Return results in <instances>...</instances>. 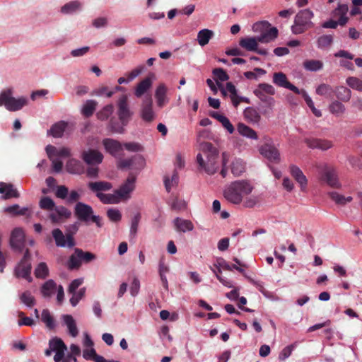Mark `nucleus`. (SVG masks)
<instances>
[{"instance_id":"nucleus-59","label":"nucleus","mask_w":362,"mask_h":362,"mask_svg":"<svg viewBox=\"0 0 362 362\" xmlns=\"http://www.w3.org/2000/svg\"><path fill=\"white\" fill-rule=\"evenodd\" d=\"M226 90L230 93V99L232 100L233 105L235 107H238V102L237 101V99L238 98V95L237 94V90L235 86L231 82H228L226 83Z\"/></svg>"},{"instance_id":"nucleus-7","label":"nucleus","mask_w":362,"mask_h":362,"mask_svg":"<svg viewBox=\"0 0 362 362\" xmlns=\"http://www.w3.org/2000/svg\"><path fill=\"white\" fill-rule=\"evenodd\" d=\"M347 11L348 7L346 5H339L333 13L334 17L339 16L338 21L329 20L322 24V27L325 28H335L338 24L344 25L347 22V17L346 16Z\"/></svg>"},{"instance_id":"nucleus-22","label":"nucleus","mask_w":362,"mask_h":362,"mask_svg":"<svg viewBox=\"0 0 362 362\" xmlns=\"http://www.w3.org/2000/svg\"><path fill=\"white\" fill-rule=\"evenodd\" d=\"M306 144L311 148H318L322 151L328 150L333 146L331 141L320 139H308Z\"/></svg>"},{"instance_id":"nucleus-50","label":"nucleus","mask_w":362,"mask_h":362,"mask_svg":"<svg viewBox=\"0 0 362 362\" xmlns=\"http://www.w3.org/2000/svg\"><path fill=\"white\" fill-rule=\"evenodd\" d=\"M20 299L21 303L27 305L28 307H33L35 304V297L31 294V293L28 291H26L23 292L21 296Z\"/></svg>"},{"instance_id":"nucleus-28","label":"nucleus","mask_w":362,"mask_h":362,"mask_svg":"<svg viewBox=\"0 0 362 362\" xmlns=\"http://www.w3.org/2000/svg\"><path fill=\"white\" fill-rule=\"evenodd\" d=\"M237 131L241 136L247 137L248 139L255 140H257L258 139L257 132L243 123H238L237 126Z\"/></svg>"},{"instance_id":"nucleus-16","label":"nucleus","mask_w":362,"mask_h":362,"mask_svg":"<svg viewBox=\"0 0 362 362\" xmlns=\"http://www.w3.org/2000/svg\"><path fill=\"white\" fill-rule=\"evenodd\" d=\"M88 189L96 194V197L101 201L102 192L108 191L112 189V185L107 181L90 182L88 184Z\"/></svg>"},{"instance_id":"nucleus-29","label":"nucleus","mask_w":362,"mask_h":362,"mask_svg":"<svg viewBox=\"0 0 362 362\" xmlns=\"http://www.w3.org/2000/svg\"><path fill=\"white\" fill-rule=\"evenodd\" d=\"M233 261L235 263L230 265L232 267V269H236L237 271H238L239 272L243 274L253 285L257 286L259 288V290L260 291H262V290L263 288V286L262 285V284L258 281H256L254 279H251L250 277H248L246 276V274L245 273V270L242 268V267H246L245 264H243L237 257H234Z\"/></svg>"},{"instance_id":"nucleus-10","label":"nucleus","mask_w":362,"mask_h":362,"mask_svg":"<svg viewBox=\"0 0 362 362\" xmlns=\"http://www.w3.org/2000/svg\"><path fill=\"white\" fill-rule=\"evenodd\" d=\"M25 241V233L23 229L14 228L11 232L9 240L11 247L16 252H21L24 250Z\"/></svg>"},{"instance_id":"nucleus-15","label":"nucleus","mask_w":362,"mask_h":362,"mask_svg":"<svg viewBox=\"0 0 362 362\" xmlns=\"http://www.w3.org/2000/svg\"><path fill=\"white\" fill-rule=\"evenodd\" d=\"M141 117L146 122H151L155 119V112L153 110V102L151 98L144 100L141 109Z\"/></svg>"},{"instance_id":"nucleus-21","label":"nucleus","mask_w":362,"mask_h":362,"mask_svg":"<svg viewBox=\"0 0 362 362\" xmlns=\"http://www.w3.org/2000/svg\"><path fill=\"white\" fill-rule=\"evenodd\" d=\"M167 93L168 88L164 83H160L157 87L155 92V98L158 107L162 108L169 102V99L167 97Z\"/></svg>"},{"instance_id":"nucleus-63","label":"nucleus","mask_w":362,"mask_h":362,"mask_svg":"<svg viewBox=\"0 0 362 362\" xmlns=\"http://www.w3.org/2000/svg\"><path fill=\"white\" fill-rule=\"evenodd\" d=\"M187 204L184 200L179 199L178 198L173 199L171 203V209L173 210L180 211L186 209Z\"/></svg>"},{"instance_id":"nucleus-47","label":"nucleus","mask_w":362,"mask_h":362,"mask_svg":"<svg viewBox=\"0 0 362 362\" xmlns=\"http://www.w3.org/2000/svg\"><path fill=\"white\" fill-rule=\"evenodd\" d=\"M75 253L79 258H81V262H83L85 263H88L96 258L93 253L90 252H84L83 250L79 248H75Z\"/></svg>"},{"instance_id":"nucleus-60","label":"nucleus","mask_w":362,"mask_h":362,"mask_svg":"<svg viewBox=\"0 0 362 362\" xmlns=\"http://www.w3.org/2000/svg\"><path fill=\"white\" fill-rule=\"evenodd\" d=\"M141 216L140 213H136L132 219L130 227V235L135 237L139 227Z\"/></svg>"},{"instance_id":"nucleus-36","label":"nucleus","mask_w":362,"mask_h":362,"mask_svg":"<svg viewBox=\"0 0 362 362\" xmlns=\"http://www.w3.org/2000/svg\"><path fill=\"white\" fill-rule=\"evenodd\" d=\"M57 289V284L56 283L52 280L49 279L41 287V293L43 297L45 298H49L52 296V294L55 292Z\"/></svg>"},{"instance_id":"nucleus-25","label":"nucleus","mask_w":362,"mask_h":362,"mask_svg":"<svg viewBox=\"0 0 362 362\" xmlns=\"http://www.w3.org/2000/svg\"><path fill=\"white\" fill-rule=\"evenodd\" d=\"M258 37H244L240 40L239 45L247 51L255 52L258 47Z\"/></svg>"},{"instance_id":"nucleus-33","label":"nucleus","mask_w":362,"mask_h":362,"mask_svg":"<svg viewBox=\"0 0 362 362\" xmlns=\"http://www.w3.org/2000/svg\"><path fill=\"white\" fill-rule=\"evenodd\" d=\"M214 36V32L209 29H202L197 33V42L202 47L205 46Z\"/></svg>"},{"instance_id":"nucleus-1","label":"nucleus","mask_w":362,"mask_h":362,"mask_svg":"<svg viewBox=\"0 0 362 362\" xmlns=\"http://www.w3.org/2000/svg\"><path fill=\"white\" fill-rule=\"evenodd\" d=\"M199 151L206 156V160L203 158L202 153L197 156V162L199 167L208 175L215 174L218 168V151L211 143L202 142L199 145Z\"/></svg>"},{"instance_id":"nucleus-46","label":"nucleus","mask_w":362,"mask_h":362,"mask_svg":"<svg viewBox=\"0 0 362 362\" xmlns=\"http://www.w3.org/2000/svg\"><path fill=\"white\" fill-rule=\"evenodd\" d=\"M296 182L298 183L300 190L305 192L307 189L308 180L303 172L297 168H296Z\"/></svg>"},{"instance_id":"nucleus-53","label":"nucleus","mask_w":362,"mask_h":362,"mask_svg":"<svg viewBox=\"0 0 362 362\" xmlns=\"http://www.w3.org/2000/svg\"><path fill=\"white\" fill-rule=\"evenodd\" d=\"M329 111L337 116H340L344 112L345 107L341 103L334 101L329 105Z\"/></svg>"},{"instance_id":"nucleus-34","label":"nucleus","mask_w":362,"mask_h":362,"mask_svg":"<svg viewBox=\"0 0 362 362\" xmlns=\"http://www.w3.org/2000/svg\"><path fill=\"white\" fill-rule=\"evenodd\" d=\"M230 170L235 177L240 176L245 170V163L240 158H235L230 165Z\"/></svg>"},{"instance_id":"nucleus-41","label":"nucleus","mask_w":362,"mask_h":362,"mask_svg":"<svg viewBox=\"0 0 362 362\" xmlns=\"http://www.w3.org/2000/svg\"><path fill=\"white\" fill-rule=\"evenodd\" d=\"M41 320L44 322L49 329H53L55 327V321L47 309H44L41 313Z\"/></svg>"},{"instance_id":"nucleus-58","label":"nucleus","mask_w":362,"mask_h":362,"mask_svg":"<svg viewBox=\"0 0 362 362\" xmlns=\"http://www.w3.org/2000/svg\"><path fill=\"white\" fill-rule=\"evenodd\" d=\"M347 85L351 88L362 92V81L356 77H349L346 78Z\"/></svg>"},{"instance_id":"nucleus-48","label":"nucleus","mask_w":362,"mask_h":362,"mask_svg":"<svg viewBox=\"0 0 362 362\" xmlns=\"http://www.w3.org/2000/svg\"><path fill=\"white\" fill-rule=\"evenodd\" d=\"M336 96L339 100L346 102L350 100L351 92L349 88L341 86L336 90Z\"/></svg>"},{"instance_id":"nucleus-42","label":"nucleus","mask_w":362,"mask_h":362,"mask_svg":"<svg viewBox=\"0 0 362 362\" xmlns=\"http://www.w3.org/2000/svg\"><path fill=\"white\" fill-rule=\"evenodd\" d=\"M98 103L93 100H88L82 108V114L86 117H89L94 113Z\"/></svg>"},{"instance_id":"nucleus-11","label":"nucleus","mask_w":362,"mask_h":362,"mask_svg":"<svg viewBox=\"0 0 362 362\" xmlns=\"http://www.w3.org/2000/svg\"><path fill=\"white\" fill-rule=\"evenodd\" d=\"M313 16V13L308 9L302 10L298 13L296 16V34L300 33L310 27Z\"/></svg>"},{"instance_id":"nucleus-35","label":"nucleus","mask_w":362,"mask_h":362,"mask_svg":"<svg viewBox=\"0 0 362 362\" xmlns=\"http://www.w3.org/2000/svg\"><path fill=\"white\" fill-rule=\"evenodd\" d=\"M169 272L168 267L165 264L164 259L162 258L159 261L158 273L162 281L163 288L168 290V283L165 274Z\"/></svg>"},{"instance_id":"nucleus-37","label":"nucleus","mask_w":362,"mask_h":362,"mask_svg":"<svg viewBox=\"0 0 362 362\" xmlns=\"http://www.w3.org/2000/svg\"><path fill=\"white\" fill-rule=\"evenodd\" d=\"M152 82L150 78H146L138 83L134 94L137 98L141 97L151 86Z\"/></svg>"},{"instance_id":"nucleus-52","label":"nucleus","mask_w":362,"mask_h":362,"mask_svg":"<svg viewBox=\"0 0 362 362\" xmlns=\"http://www.w3.org/2000/svg\"><path fill=\"white\" fill-rule=\"evenodd\" d=\"M49 269L45 262H40L35 270V275L37 278L45 279L48 276Z\"/></svg>"},{"instance_id":"nucleus-30","label":"nucleus","mask_w":362,"mask_h":362,"mask_svg":"<svg viewBox=\"0 0 362 362\" xmlns=\"http://www.w3.org/2000/svg\"><path fill=\"white\" fill-rule=\"evenodd\" d=\"M62 317L64 324L66 325L68 328L69 334L73 337H76L78 334V330L73 317L70 315H64Z\"/></svg>"},{"instance_id":"nucleus-57","label":"nucleus","mask_w":362,"mask_h":362,"mask_svg":"<svg viewBox=\"0 0 362 362\" xmlns=\"http://www.w3.org/2000/svg\"><path fill=\"white\" fill-rule=\"evenodd\" d=\"M177 182H178V175H177V173L176 171L173 172V174L172 175L171 180H170L169 177H167V176H165L164 177L165 187V189H166L168 192H170L172 187L174 185H177Z\"/></svg>"},{"instance_id":"nucleus-6","label":"nucleus","mask_w":362,"mask_h":362,"mask_svg":"<svg viewBox=\"0 0 362 362\" xmlns=\"http://www.w3.org/2000/svg\"><path fill=\"white\" fill-rule=\"evenodd\" d=\"M321 180L331 187L340 188L341 187L337 169L332 166L325 165L323 168L321 172Z\"/></svg>"},{"instance_id":"nucleus-55","label":"nucleus","mask_w":362,"mask_h":362,"mask_svg":"<svg viewBox=\"0 0 362 362\" xmlns=\"http://www.w3.org/2000/svg\"><path fill=\"white\" fill-rule=\"evenodd\" d=\"M317 94L325 97H332L333 93L332 88L327 84L322 83L316 88Z\"/></svg>"},{"instance_id":"nucleus-23","label":"nucleus","mask_w":362,"mask_h":362,"mask_svg":"<svg viewBox=\"0 0 362 362\" xmlns=\"http://www.w3.org/2000/svg\"><path fill=\"white\" fill-rule=\"evenodd\" d=\"M273 82L279 87L285 88L294 91V85L288 81L286 74L282 72H277L274 74Z\"/></svg>"},{"instance_id":"nucleus-13","label":"nucleus","mask_w":362,"mask_h":362,"mask_svg":"<svg viewBox=\"0 0 362 362\" xmlns=\"http://www.w3.org/2000/svg\"><path fill=\"white\" fill-rule=\"evenodd\" d=\"M53 212L50 213L49 218L54 223H58L64 221L71 217V212L64 206H56L53 209Z\"/></svg>"},{"instance_id":"nucleus-9","label":"nucleus","mask_w":362,"mask_h":362,"mask_svg":"<svg viewBox=\"0 0 362 362\" xmlns=\"http://www.w3.org/2000/svg\"><path fill=\"white\" fill-rule=\"evenodd\" d=\"M145 165V160L141 155H135L130 158L120 159L117 163V167L120 169L129 168L141 170Z\"/></svg>"},{"instance_id":"nucleus-44","label":"nucleus","mask_w":362,"mask_h":362,"mask_svg":"<svg viewBox=\"0 0 362 362\" xmlns=\"http://www.w3.org/2000/svg\"><path fill=\"white\" fill-rule=\"evenodd\" d=\"M244 116L247 119L254 123L258 122L260 119V115L258 111L251 107H247L244 110Z\"/></svg>"},{"instance_id":"nucleus-38","label":"nucleus","mask_w":362,"mask_h":362,"mask_svg":"<svg viewBox=\"0 0 362 362\" xmlns=\"http://www.w3.org/2000/svg\"><path fill=\"white\" fill-rule=\"evenodd\" d=\"M329 196L332 201L339 205H345L353 200L351 196H345L337 192H330Z\"/></svg>"},{"instance_id":"nucleus-31","label":"nucleus","mask_w":362,"mask_h":362,"mask_svg":"<svg viewBox=\"0 0 362 362\" xmlns=\"http://www.w3.org/2000/svg\"><path fill=\"white\" fill-rule=\"evenodd\" d=\"M79 223L76 222L67 227L66 238L68 240V247L71 248L75 246L76 243L74 238V235L78 230Z\"/></svg>"},{"instance_id":"nucleus-51","label":"nucleus","mask_w":362,"mask_h":362,"mask_svg":"<svg viewBox=\"0 0 362 362\" xmlns=\"http://www.w3.org/2000/svg\"><path fill=\"white\" fill-rule=\"evenodd\" d=\"M113 110V105L111 104L107 105L97 113V117L102 121L106 120L112 114Z\"/></svg>"},{"instance_id":"nucleus-43","label":"nucleus","mask_w":362,"mask_h":362,"mask_svg":"<svg viewBox=\"0 0 362 362\" xmlns=\"http://www.w3.org/2000/svg\"><path fill=\"white\" fill-rule=\"evenodd\" d=\"M259 90H257L256 95L259 96L261 100H264V95L262 94V93H267L269 95H273L275 93V89L274 88L268 83H260L258 86Z\"/></svg>"},{"instance_id":"nucleus-39","label":"nucleus","mask_w":362,"mask_h":362,"mask_svg":"<svg viewBox=\"0 0 362 362\" xmlns=\"http://www.w3.org/2000/svg\"><path fill=\"white\" fill-rule=\"evenodd\" d=\"M304 68L310 71H317L323 68V62L320 60L310 59L303 62Z\"/></svg>"},{"instance_id":"nucleus-2","label":"nucleus","mask_w":362,"mask_h":362,"mask_svg":"<svg viewBox=\"0 0 362 362\" xmlns=\"http://www.w3.org/2000/svg\"><path fill=\"white\" fill-rule=\"evenodd\" d=\"M136 175L130 173L125 182L115 190L114 194H101V202L105 204H118L122 200H127L131 197V193L135 189Z\"/></svg>"},{"instance_id":"nucleus-5","label":"nucleus","mask_w":362,"mask_h":362,"mask_svg":"<svg viewBox=\"0 0 362 362\" xmlns=\"http://www.w3.org/2000/svg\"><path fill=\"white\" fill-rule=\"evenodd\" d=\"M12 90L7 89L0 93V106L4 105L9 111H17L25 106L28 100L25 98L16 99L12 97Z\"/></svg>"},{"instance_id":"nucleus-17","label":"nucleus","mask_w":362,"mask_h":362,"mask_svg":"<svg viewBox=\"0 0 362 362\" xmlns=\"http://www.w3.org/2000/svg\"><path fill=\"white\" fill-rule=\"evenodd\" d=\"M102 143L105 151L112 156H117V153L122 150V144L115 139L106 138Z\"/></svg>"},{"instance_id":"nucleus-32","label":"nucleus","mask_w":362,"mask_h":362,"mask_svg":"<svg viewBox=\"0 0 362 362\" xmlns=\"http://www.w3.org/2000/svg\"><path fill=\"white\" fill-rule=\"evenodd\" d=\"M52 235L57 247H68V240H66V235H64L59 228L54 229L52 231Z\"/></svg>"},{"instance_id":"nucleus-62","label":"nucleus","mask_w":362,"mask_h":362,"mask_svg":"<svg viewBox=\"0 0 362 362\" xmlns=\"http://www.w3.org/2000/svg\"><path fill=\"white\" fill-rule=\"evenodd\" d=\"M86 292V288H82L79 289V291L76 293V291L72 293L73 296L70 298V303L72 306H76L79 300L84 296Z\"/></svg>"},{"instance_id":"nucleus-26","label":"nucleus","mask_w":362,"mask_h":362,"mask_svg":"<svg viewBox=\"0 0 362 362\" xmlns=\"http://www.w3.org/2000/svg\"><path fill=\"white\" fill-rule=\"evenodd\" d=\"M67 127L68 122L59 121L51 127L50 129L48 131V134H50L55 138H61Z\"/></svg>"},{"instance_id":"nucleus-4","label":"nucleus","mask_w":362,"mask_h":362,"mask_svg":"<svg viewBox=\"0 0 362 362\" xmlns=\"http://www.w3.org/2000/svg\"><path fill=\"white\" fill-rule=\"evenodd\" d=\"M252 30L255 33H260L258 36V40L262 43L269 42L278 37L279 31L276 27H272L271 24L267 21L256 22L252 25Z\"/></svg>"},{"instance_id":"nucleus-45","label":"nucleus","mask_w":362,"mask_h":362,"mask_svg":"<svg viewBox=\"0 0 362 362\" xmlns=\"http://www.w3.org/2000/svg\"><path fill=\"white\" fill-rule=\"evenodd\" d=\"M81 4L78 1H73L64 5L62 8V13L64 14L72 13L81 8Z\"/></svg>"},{"instance_id":"nucleus-20","label":"nucleus","mask_w":362,"mask_h":362,"mask_svg":"<svg viewBox=\"0 0 362 362\" xmlns=\"http://www.w3.org/2000/svg\"><path fill=\"white\" fill-rule=\"evenodd\" d=\"M0 194H2L3 199H9L11 198H18L20 194L13 185L11 183L0 182Z\"/></svg>"},{"instance_id":"nucleus-14","label":"nucleus","mask_w":362,"mask_h":362,"mask_svg":"<svg viewBox=\"0 0 362 362\" xmlns=\"http://www.w3.org/2000/svg\"><path fill=\"white\" fill-rule=\"evenodd\" d=\"M260 153L269 161L278 163L280 161V155L277 148L269 144H265L259 149Z\"/></svg>"},{"instance_id":"nucleus-24","label":"nucleus","mask_w":362,"mask_h":362,"mask_svg":"<svg viewBox=\"0 0 362 362\" xmlns=\"http://www.w3.org/2000/svg\"><path fill=\"white\" fill-rule=\"evenodd\" d=\"M214 78L216 83L221 90L223 95H226V90L223 88V85L218 81H226L229 79V76L222 68H216L213 70Z\"/></svg>"},{"instance_id":"nucleus-40","label":"nucleus","mask_w":362,"mask_h":362,"mask_svg":"<svg viewBox=\"0 0 362 362\" xmlns=\"http://www.w3.org/2000/svg\"><path fill=\"white\" fill-rule=\"evenodd\" d=\"M302 94L303 97L304 98V100L306 103V104L308 105V106L311 109L313 113L317 117H320L322 116V113L317 110L315 106H314V103L312 100V99L310 98V97L306 93L305 91L304 90H299L296 87V94Z\"/></svg>"},{"instance_id":"nucleus-27","label":"nucleus","mask_w":362,"mask_h":362,"mask_svg":"<svg viewBox=\"0 0 362 362\" xmlns=\"http://www.w3.org/2000/svg\"><path fill=\"white\" fill-rule=\"evenodd\" d=\"M174 225L176 230L179 232L192 231L194 229V225L189 220L176 218L174 220Z\"/></svg>"},{"instance_id":"nucleus-19","label":"nucleus","mask_w":362,"mask_h":362,"mask_svg":"<svg viewBox=\"0 0 362 362\" xmlns=\"http://www.w3.org/2000/svg\"><path fill=\"white\" fill-rule=\"evenodd\" d=\"M31 263L28 262L20 261L14 270V275L17 278H23L30 280Z\"/></svg>"},{"instance_id":"nucleus-56","label":"nucleus","mask_w":362,"mask_h":362,"mask_svg":"<svg viewBox=\"0 0 362 362\" xmlns=\"http://www.w3.org/2000/svg\"><path fill=\"white\" fill-rule=\"evenodd\" d=\"M81 265V258L74 252L72 254L67 262V267L69 269L74 270L78 269Z\"/></svg>"},{"instance_id":"nucleus-12","label":"nucleus","mask_w":362,"mask_h":362,"mask_svg":"<svg viewBox=\"0 0 362 362\" xmlns=\"http://www.w3.org/2000/svg\"><path fill=\"white\" fill-rule=\"evenodd\" d=\"M92 214H93V210L90 205L83 202H77L75 205L74 215L78 221L87 224Z\"/></svg>"},{"instance_id":"nucleus-18","label":"nucleus","mask_w":362,"mask_h":362,"mask_svg":"<svg viewBox=\"0 0 362 362\" xmlns=\"http://www.w3.org/2000/svg\"><path fill=\"white\" fill-rule=\"evenodd\" d=\"M82 158L87 164H99L103 161V155L97 150L90 149L83 152Z\"/></svg>"},{"instance_id":"nucleus-8","label":"nucleus","mask_w":362,"mask_h":362,"mask_svg":"<svg viewBox=\"0 0 362 362\" xmlns=\"http://www.w3.org/2000/svg\"><path fill=\"white\" fill-rule=\"evenodd\" d=\"M117 114L122 125L125 126L131 119L132 112L129 110L128 105V98L127 95H122L117 102Z\"/></svg>"},{"instance_id":"nucleus-49","label":"nucleus","mask_w":362,"mask_h":362,"mask_svg":"<svg viewBox=\"0 0 362 362\" xmlns=\"http://www.w3.org/2000/svg\"><path fill=\"white\" fill-rule=\"evenodd\" d=\"M40 207L43 210L53 211L56 206L54 202L49 197H43L39 202Z\"/></svg>"},{"instance_id":"nucleus-54","label":"nucleus","mask_w":362,"mask_h":362,"mask_svg":"<svg viewBox=\"0 0 362 362\" xmlns=\"http://www.w3.org/2000/svg\"><path fill=\"white\" fill-rule=\"evenodd\" d=\"M49 346L53 351H59L61 349H67L64 341L59 338H54L49 341Z\"/></svg>"},{"instance_id":"nucleus-3","label":"nucleus","mask_w":362,"mask_h":362,"mask_svg":"<svg viewBox=\"0 0 362 362\" xmlns=\"http://www.w3.org/2000/svg\"><path fill=\"white\" fill-rule=\"evenodd\" d=\"M252 190L253 187L247 180H236L226 187L223 197L230 203L240 204L243 197L250 194Z\"/></svg>"},{"instance_id":"nucleus-61","label":"nucleus","mask_w":362,"mask_h":362,"mask_svg":"<svg viewBox=\"0 0 362 362\" xmlns=\"http://www.w3.org/2000/svg\"><path fill=\"white\" fill-rule=\"evenodd\" d=\"M107 216L112 222H119L122 219V214L117 209H110L107 211Z\"/></svg>"},{"instance_id":"nucleus-64","label":"nucleus","mask_w":362,"mask_h":362,"mask_svg":"<svg viewBox=\"0 0 362 362\" xmlns=\"http://www.w3.org/2000/svg\"><path fill=\"white\" fill-rule=\"evenodd\" d=\"M333 37L330 35L321 36L318 39V46L321 48L328 47L332 42Z\"/></svg>"}]
</instances>
